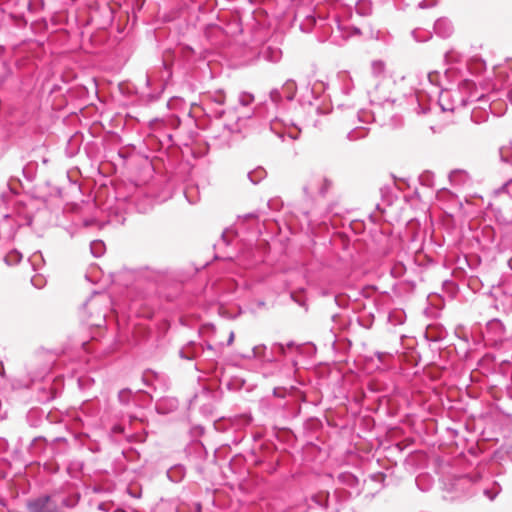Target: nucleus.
<instances>
[{"label":"nucleus","instance_id":"f257e3e1","mask_svg":"<svg viewBox=\"0 0 512 512\" xmlns=\"http://www.w3.org/2000/svg\"><path fill=\"white\" fill-rule=\"evenodd\" d=\"M55 508L51 505L49 496L40 497L28 503L29 512H54Z\"/></svg>","mask_w":512,"mask_h":512},{"label":"nucleus","instance_id":"f03ea898","mask_svg":"<svg viewBox=\"0 0 512 512\" xmlns=\"http://www.w3.org/2000/svg\"><path fill=\"white\" fill-rule=\"evenodd\" d=\"M434 31L441 38H449L454 32V27L448 18H439L434 23Z\"/></svg>","mask_w":512,"mask_h":512},{"label":"nucleus","instance_id":"7ed1b4c3","mask_svg":"<svg viewBox=\"0 0 512 512\" xmlns=\"http://www.w3.org/2000/svg\"><path fill=\"white\" fill-rule=\"evenodd\" d=\"M450 183L456 187H463L471 182V177L467 171L455 169L449 174Z\"/></svg>","mask_w":512,"mask_h":512},{"label":"nucleus","instance_id":"20e7f679","mask_svg":"<svg viewBox=\"0 0 512 512\" xmlns=\"http://www.w3.org/2000/svg\"><path fill=\"white\" fill-rule=\"evenodd\" d=\"M499 156L503 163L512 166V144L507 143L499 148Z\"/></svg>","mask_w":512,"mask_h":512},{"label":"nucleus","instance_id":"39448f33","mask_svg":"<svg viewBox=\"0 0 512 512\" xmlns=\"http://www.w3.org/2000/svg\"><path fill=\"white\" fill-rule=\"evenodd\" d=\"M253 357L262 361L272 362L273 358H266V346L265 345H257L252 350Z\"/></svg>","mask_w":512,"mask_h":512},{"label":"nucleus","instance_id":"423d86ee","mask_svg":"<svg viewBox=\"0 0 512 512\" xmlns=\"http://www.w3.org/2000/svg\"><path fill=\"white\" fill-rule=\"evenodd\" d=\"M90 250L95 257H100L104 253V243L102 241H93L90 245Z\"/></svg>","mask_w":512,"mask_h":512},{"label":"nucleus","instance_id":"0eeeda50","mask_svg":"<svg viewBox=\"0 0 512 512\" xmlns=\"http://www.w3.org/2000/svg\"><path fill=\"white\" fill-rule=\"evenodd\" d=\"M22 254L16 250L10 251L6 257L5 260L9 265L17 264L21 261Z\"/></svg>","mask_w":512,"mask_h":512},{"label":"nucleus","instance_id":"6e6552de","mask_svg":"<svg viewBox=\"0 0 512 512\" xmlns=\"http://www.w3.org/2000/svg\"><path fill=\"white\" fill-rule=\"evenodd\" d=\"M254 100V95L251 93L241 92L239 94V103L244 107L251 105L254 102Z\"/></svg>","mask_w":512,"mask_h":512},{"label":"nucleus","instance_id":"1a4fd4ad","mask_svg":"<svg viewBox=\"0 0 512 512\" xmlns=\"http://www.w3.org/2000/svg\"><path fill=\"white\" fill-rule=\"evenodd\" d=\"M211 99L219 105L225 102V94L222 91H216L211 95Z\"/></svg>","mask_w":512,"mask_h":512},{"label":"nucleus","instance_id":"9d476101","mask_svg":"<svg viewBox=\"0 0 512 512\" xmlns=\"http://www.w3.org/2000/svg\"><path fill=\"white\" fill-rule=\"evenodd\" d=\"M436 4V0H420L418 2V7L420 8H429Z\"/></svg>","mask_w":512,"mask_h":512},{"label":"nucleus","instance_id":"9b49d317","mask_svg":"<svg viewBox=\"0 0 512 512\" xmlns=\"http://www.w3.org/2000/svg\"><path fill=\"white\" fill-rule=\"evenodd\" d=\"M330 185H331L330 181H328L327 179H324L323 186L320 189V194L324 195L327 192V190L330 188Z\"/></svg>","mask_w":512,"mask_h":512},{"label":"nucleus","instance_id":"f8f14e48","mask_svg":"<svg viewBox=\"0 0 512 512\" xmlns=\"http://www.w3.org/2000/svg\"><path fill=\"white\" fill-rule=\"evenodd\" d=\"M484 494L490 499V500H493L496 495H497V492L495 493H492L490 490H485L484 491Z\"/></svg>","mask_w":512,"mask_h":512},{"label":"nucleus","instance_id":"ddd939ff","mask_svg":"<svg viewBox=\"0 0 512 512\" xmlns=\"http://www.w3.org/2000/svg\"><path fill=\"white\" fill-rule=\"evenodd\" d=\"M275 347L278 348V351L281 353V354H285V346L284 344L282 343H277L275 344Z\"/></svg>","mask_w":512,"mask_h":512},{"label":"nucleus","instance_id":"4468645a","mask_svg":"<svg viewBox=\"0 0 512 512\" xmlns=\"http://www.w3.org/2000/svg\"><path fill=\"white\" fill-rule=\"evenodd\" d=\"M489 325H491V326H496V327H498V326H499V327H500V326H502V324H501V322H500L499 320H493V321H491V322L489 323Z\"/></svg>","mask_w":512,"mask_h":512},{"label":"nucleus","instance_id":"2eb2a0df","mask_svg":"<svg viewBox=\"0 0 512 512\" xmlns=\"http://www.w3.org/2000/svg\"><path fill=\"white\" fill-rule=\"evenodd\" d=\"M233 341H234V332H230L228 342H227L228 345H231Z\"/></svg>","mask_w":512,"mask_h":512},{"label":"nucleus","instance_id":"dca6fc26","mask_svg":"<svg viewBox=\"0 0 512 512\" xmlns=\"http://www.w3.org/2000/svg\"><path fill=\"white\" fill-rule=\"evenodd\" d=\"M507 97L510 100V102L512 103V90L508 92Z\"/></svg>","mask_w":512,"mask_h":512},{"label":"nucleus","instance_id":"f3484780","mask_svg":"<svg viewBox=\"0 0 512 512\" xmlns=\"http://www.w3.org/2000/svg\"><path fill=\"white\" fill-rule=\"evenodd\" d=\"M412 34H413L414 38H415L417 41H420V39H418V38H417V36H416V31H413V32H412Z\"/></svg>","mask_w":512,"mask_h":512},{"label":"nucleus","instance_id":"a211bd4d","mask_svg":"<svg viewBox=\"0 0 512 512\" xmlns=\"http://www.w3.org/2000/svg\"><path fill=\"white\" fill-rule=\"evenodd\" d=\"M293 346H294V343H293V342H290V343H288V344H287V347H289V348H291V347H293Z\"/></svg>","mask_w":512,"mask_h":512},{"label":"nucleus","instance_id":"6ab92c4d","mask_svg":"<svg viewBox=\"0 0 512 512\" xmlns=\"http://www.w3.org/2000/svg\"><path fill=\"white\" fill-rule=\"evenodd\" d=\"M274 95H277V92L271 93L272 98H274Z\"/></svg>","mask_w":512,"mask_h":512},{"label":"nucleus","instance_id":"aec40b11","mask_svg":"<svg viewBox=\"0 0 512 512\" xmlns=\"http://www.w3.org/2000/svg\"><path fill=\"white\" fill-rule=\"evenodd\" d=\"M274 95H277V92L271 93L272 98H274Z\"/></svg>","mask_w":512,"mask_h":512}]
</instances>
